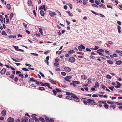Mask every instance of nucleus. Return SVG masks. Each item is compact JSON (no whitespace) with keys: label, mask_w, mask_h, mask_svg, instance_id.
<instances>
[{"label":"nucleus","mask_w":122,"mask_h":122,"mask_svg":"<svg viewBox=\"0 0 122 122\" xmlns=\"http://www.w3.org/2000/svg\"><path fill=\"white\" fill-rule=\"evenodd\" d=\"M115 51L116 53H120L121 54H122V51H120L118 50H117Z\"/></svg>","instance_id":"obj_28"},{"label":"nucleus","mask_w":122,"mask_h":122,"mask_svg":"<svg viewBox=\"0 0 122 122\" xmlns=\"http://www.w3.org/2000/svg\"><path fill=\"white\" fill-rule=\"evenodd\" d=\"M81 49H85V46L81 44L80 45V46Z\"/></svg>","instance_id":"obj_39"},{"label":"nucleus","mask_w":122,"mask_h":122,"mask_svg":"<svg viewBox=\"0 0 122 122\" xmlns=\"http://www.w3.org/2000/svg\"><path fill=\"white\" fill-rule=\"evenodd\" d=\"M99 48V46H96L94 48H91V49L94 50H96L97 49Z\"/></svg>","instance_id":"obj_43"},{"label":"nucleus","mask_w":122,"mask_h":122,"mask_svg":"<svg viewBox=\"0 0 122 122\" xmlns=\"http://www.w3.org/2000/svg\"><path fill=\"white\" fill-rule=\"evenodd\" d=\"M66 95L71 96L73 97L74 98L73 100L74 101L77 102H79L80 101L79 100V98L76 95L73 93H70L69 92H66Z\"/></svg>","instance_id":"obj_1"},{"label":"nucleus","mask_w":122,"mask_h":122,"mask_svg":"<svg viewBox=\"0 0 122 122\" xmlns=\"http://www.w3.org/2000/svg\"><path fill=\"white\" fill-rule=\"evenodd\" d=\"M81 77L83 79L85 80L86 79L87 77L86 75H83L81 76Z\"/></svg>","instance_id":"obj_22"},{"label":"nucleus","mask_w":122,"mask_h":122,"mask_svg":"<svg viewBox=\"0 0 122 122\" xmlns=\"http://www.w3.org/2000/svg\"><path fill=\"white\" fill-rule=\"evenodd\" d=\"M49 14L52 17H53L56 15V13L54 12L50 11Z\"/></svg>","instance_id":"obj_6"},{"label":"nucleus","mask_w":122,"mask_h":122,"mask_svg":"<svg viewBox=\"0 0 122 122\" xmlns=\"http://www.w3.org/2000/svg\"><path fill=\"white\" fill-rule=\"evenodd\" d=\"M6 111L5 109H4L1 112V114L3 116H4L6 115Z\"/></svg>","instance_id":"obj_10"},{"label":"nucleus","mask_w":122,"mask_h":122,"mask_svg":"<svg viewBox=\"0 0 122 122\" xmlns=\"http://www.w3.org/2000/svg\"><path fill=\"white\" fill-rule=\"evenodd\" d=\"M113 56L114 57H117V55L115 53H114L113 54Z\"/></svg>","instance_id":"obj_63"},{"label":"nucleus","mask_w":122,"mask_h":122,"mask_svg":"<svg viewBox=\"0 0 122 122\" xmlns=\"http://www.w3.org/2000/svg\"><path fill=\"white\" fill-rule=\"evenodd\" d=\"M61 74L63 76H65L66 75V73L64 72H61Z\"/></svg>","instance_id":"obj_58"},{"label":"nucleus","mask_w":122,"mask_h":122,"mask_svg":"<svg viewBox=\"0 0 122 122\" xmlns=\"http://www.w3.org/2000/svg\"><path fill=\"white\" fill-rule=\"evenodd\" d=\"M28 6H30L32 4V2L31 0H30L28 1Z\"/></svg>","instance_id":"obj_25"},{"label":"nucleus","mask_w":122,"mask_h":122,"mask_svg":"<svg viewBox=\"0 0 122 122\" xmlns=\"http://www.w3.org/2000/svg\"><path fill=\"white\" fill-rule=\"evenodd\" d=\"M6 69L5 68H3V69L1 71H0V73L1 74V75H3L6 72Z\"/></svg>","instance_id":"obj_8"},{"label":"nucleus","mask_w":122,"mask_h":122,"mask_svg":"<svg viewBox=\"0 0 122 122\" xmlns=\"http://www.w3.org/2000/svg\"><path fill=\"white\" fill-rule=\"evenodd\" d=\"M77 1V3H79L80 4H81L82 3V1L81 0H76Z\"/></svg>","instance_id":"obj_41"},{"label":"nucleus","mask_w":122,"mask_h":122,"mask_svg":"<svg viewBox=\"0 0 122 122\" xmlns=\"http://www.w3.org/2000/svg\"><path fill=\"white\" fill-rule=\"evenodd\" d=\"M38 89H39V90L41 91H42L45 90V88L44 87H39L38 88Z\"/></svg>","instance_id":"obj_33"},{"label":"nucleus","mask_w":122,"mask_h":122,"mask_svg":"<svg viewBox=\"0 0 122 122\" xmlns=\"http://www.w3.org/2000/svg\"><path fill=\"white\" fill-rule=\"evenodd\" d=\"M49 81L50 82H51V83L52 84H55L56 85V83H55L54 81L52 80L51 79H49Z\"/></svg>","instance_id":"obj_26"},{"label":"nucleus","mask_w":122,"mask_h":122,"mask_svg":"<svg viewBox=\"0 0 122 122\" xmlns=\"http://www.w3.org/2000/svg\"><path fill=\"white\" fill-rule=\"evenodd\" d=\"M104 106L106 109H107L108 108L109 105L106 103H105V104H104Z\"/></svg>","instance_id":"obj_23"},{"label":"nucleus","mask_w":122,"mask_h":122,"mask_svg":"<svg viewBox=\"0 0 122 122\" xmlns=\"http://www.w3.org/2000/svg\"><path fill=\"white\" fill-rule=\"evenodd\" d=\"M88 83H91L92 81H91V79L89 78H88Z\"/></svg>","instance_id":"obj_62"},{"label":"nucleus","mask_w":122,"mask_h":122,"mask_svg":"<svg viewBox=\"0 0 122 122\" xmlns=\"http://www.w3.org/2000/svg\"><path fill=\"white\" fill-rule=\"evenodd\" d=\"M59 60L60 59H59L56 58L55 59V63H56L58 62Z\"/></svg>","instance_id":"obj_51"},{"label":"nucleus","mask_w":122,"mask_h":122,"mask_svg":"<svg viewBox=\"0 0 122 122\" xmlns=\"http://www.w3.org/2000/svg\"><path fill=\"white\" fill-rule=\"evenodd\" d=\"M98 51H99L100 52H103L104 50L102 49H99L98 50Z\"/></svg>","instance_id":"obj_57"},{"label":"nucleus","mask_w":122,"mask_h":122,"mask_svg":"<svg viewBox=\"0 0 122 122\" xmlns=\"http://www.w3.org/2000/svg\"><path fill=\"white\" fill-rule=\"evenodd\" d=\"M16 36L15 35H14V36L12 35H10L8 36V37L10 39H15L16 38Z\"/></svg>","instance_id":"obj_12"},{"label":"nucleus","mask_w":122,"mask_h":122,"mask_svg":"<svg viewBox=\"0 0 122 122\" xmlns=\"http://www.w3.org/2000/svg\"><path fill=\"white\" fill-rule=\"evenodd\" d=\"M72 98H73V97H71V96H66V98L68 99H69L71 100H72Z\"/></svg>","instance_id":"obj_17"},{"label":"nucleus","mask_w":122,"mask_h":122,"mask_svg":"<svg viewBox=\"0 0 122 122\" xmlns=\"http://www.w3.org/2000/svg\"><path fill=\"white\" fill-rule=\"evenodd\" d=\"M72 78V77L70 76H67L64 77V79L68 82H70L71 80L69 79Z\"/></svg>","instance_id":"obj_4"},{"label":"nucleus","mask_w":122,"mask_h":122,"mask_svg":"<svg viewBox=\"0 0 122 122\" xmlns=\"http://www.w3.org/2000/svg\"><path fill=\"white\" fill-rule=\"evenodd\" d=\"M22 69L23 71H29L28 69L25 68H22Z\"/></svg>","instance_id":"obj_45"},{"label":"nucleus","mask_w":122,"mask_h":122,"mask_svg":"<svg viewBox=\"0 0 122 122\" xmlns=\"http://www.w3.org/2000/svg\"><path fill=\"white\" fill-rule=\"evenodd\" d=\"M39 74L41 75L42 77L44 78L45 77V76L40 71L39 72Z\"/></svg>","instance_id":"obj_53"},{"label":"nucleus","mask_w":122,"mask_h":122,"mask_svg":"<svg viewBox=\"0 0 122 122\" xmlns=\"http://www.w3.org/2000/svg\"><path fill=\"white\" fill-rule=\"evenodd\" d=\"M50 86V85L49 83H44V86L46 87V86Z\"/></svg>","instance_id":"obj_42"},{"label":"nucleus","mask_w":122,"mask_h":122,"mask_svg":"<svg viewBox=\"0 0 122 122\" xmlns=\"http://www.w3.org/2000/svg\"><path fill=\"white\" fill-rule=\"evenodd\" d=\"M40 14L41 16H43L45 15L44 11L43 10H41L40 11Z\"/></svg>","instance_id":"obj_16"},{"label":"nucleus","mask_w":122,"mask_h":122,"mask_svg":"<svg viewBox=\"0 0 122 122\" xmlns=\"http://www.w3.org/2000/svg\"><path fill=\"white\" fill-rule=\"evenodd\" d=\"M6 6L7 7V8L9 9H10V5L9 4H7L6 5Z\"/></svg>","instance_id":"obj_44"},{"label":"nucleus","mask_w":122,"mask_h":122,"mask_svg":"<svg viewBox=\"0 0 122 122\" xmlns=\"http://www.w3.org/2000/svg\"><path fill=\"white\" fill-rule=\"evenodd\" d=\"M14 77V75H13L12 74L10 75L9 76V78L12 79H13Z\"/></svg>","instance_id":"obj_52"},{"label":"nucleus","mask_w":122,"mask_h":122,"mask_svg":"<svg viewBox=\"0 0 122 122\" xmlns=\"http://www.w3.org/2000/svg\"><path fill=\"white\" fill-rule=\"evenodd\" d=\"M102 88L104 89H105V88H106V87L103 84H101V85Z\"/></svg>","instance_id":"obj_61"},{"label":"nucleus","mask_w":122,"mask_h":122,"mask_svg":"<svg viewBox=\"0 0 122 122\" xmlns=\"http://www.w3.org/2000/svg\"><path fill=\"white\" fill-rule=\"evenodd\" d=\"M66 12L68 14L69 16L72 17V16L73 15V14L71 13L69 11H66Z\"/></svg>","instance_id":"obj_13"},{"label":"nucleus","mask_w":122,"mask_h":122,"mask_svg":"<svg viewBox=\"0 0 122 122\" xmlns=\"http://www.w3.org/2000/svg\"><path fill=\"white\" fill-rule=\"evenodd\" d=\"M90 58L92 59H94L95 57L92 55H91L90 56Z\"/></svg>","instance_id":"obj_64"},{"label":"nucleus","mask_w":122,"mask_h":122,"mask_svg":"<svg viewBox=\"0 0 122 122\" xmlns=\"http://www.w3.org/2000/svg\"><path fill=\"white\" fill-rule=\"evenodd\" d=\"M14 16V14L13 13H11L10 14L9 16L10 19L11 20L12 19Z\"/></svg>","instance_id":"obj_21"},{"label":"nucleus","mask_w":122,"mask_h":122,"mask_svg":"<svg viewBox=\"0 0 122 122\" xmlns=\"http://www.w3.org/2000/svg\"><path fill=\"white\" fill-rule=\"evenodd\" d=\"M76 59L74 57H70L69 58V61L71 63H73L75 61Z\"/></svg>","instance_id":"obj_5"},{"label":"nucleus","mask_w":122,"mask_h":122,"mask_svg":"<svg viewBox=\"0 0 122 122\" xmlns=\"http://www.w3.org/2000/svg\"><path fill=\"white\" fill-rule=\"evenodd\" d=\"M54 66L58 67L59 66V63H54Z\"/></svg>","instance_id":"obj_48"},{"label":"nucleus","mask_w":122,"mask_h":122,"mask_svg":"<svg viewBox=\"0 0 122 122\" xmlns=\"http://www.w3.org/2000/svg\"><path fill=\"white\" fill-rule=\"evenodd\" d=\"M105 5L103 4H101L100 5L99 7L101 8H106L104 7Z\"/></svg>","instance_id":"obj_50"},{"label":"nucleus","mask_w":122,"mask_h":122,"mask_svg":"<svg viewBox=\"0 0 122 122\" xmlns=\"http://www.w3.org/2000/svg\"><path fill=\"white\" fill-rule=\"evenodd\" d=\"M72 82L74 83L75 84H78L80 83V82L76 81H73Z\"/></svg>","instance_id":"obj_34"},{"label":"nucleus","mask_w":122,"mask_h":122,"mask_svg":"<svg viewBox=\"0 0 122 122\" xmlns=\"http://www.w3.org/2000/svg\"><path fill=\"white\" fill-rule=\"evenodd\" d=\"M83 1V4L84 5H86L87 3L88 0H82Z\"/></svg>","instance_id":"obj_31"},{"label":"nucleus","mask_w":122,"mask_h":122,"mask_svg":"<svg viewBox=\"0 0 122 122\" xmlns=\"http://www.w3.org/2000/svg\"><path fill=\"white\" fill-rule=\"evenodd\" d=\"M121 27L119 25L117 26V29L118 31V32L120 34L121 33V31L120 30V29Z\"/></svg>","instance_id":"obj_27"},{"label":"nucleus","mask_w":122,"mask_h":122,"mask_svg":"<svg viewBox=\"0 0 122 122\" xmlns=\"http://www.w3.org/2000/svg\"><path fill=\"white\" fill-rule=\"evenodd\" d=\"M23 25L25 27V28H27V25L25 23H23Z\"/></svg>","instance_id":"obj_47"},{"label":"nucleus","mask_w":122,"mask_h":122,"mask_svg":"<svg viewBox=\"0 0 122 122\" xmlns=\"http://www.w3.org/2000/svg\"><path fill=\"white\" fill-rule=\"evenodd\" d=\"M31 81H32L33 82H35L36 81L34 79V78H30V80H29L28 82H30Z\"/></svg>","instance_id":"obj_32"},{"label":"nucleus","mask_w":122,"mask_h":122,"mask_svg":"<svg viewBox=\"0 0 122 122\" xmlns=\"http://www.w3.org/2000/svg\"><path fill=\"white\" fill-rule=\"evenodd\" d=\"M107 61L108 63L112 65L113 64V62L111 60H107Z\"/></svg>","instance_id":"obj_29"},{"label":"nucleus","mask_w":122,"mask_h":122,"mask_svg":"<svg viewBox=\"0 0 122 122\" xmlns=\"http://www.w3.org/2000/svg\"><path fill=\"white\" fill-rule=\"evenodd\" d=\"M91 11L92 12V13H93L94 14L96 15H98L99 14V15H100L101 16V17H104V16L102 14H98V13H97L96 12H94V11L92 10H91Z\"/></svg>","instance_id":"obj_7"},{"label":"nucleus","mask_w":122,"mask_h":122,"mask_svg":"<svg viewBox=\"0 0 122 122\" xmlns=\"http://www.w3.org/2000/svg\"><path fill=\"white\" fill-rule=\"evenodd\" d=\"M56 91L57 92H61V90L59 89L56 88Z\"/></svg>","instance_id":"obj_49"},{"label":"nucleus","mask_w":122,"mask_h":122,"mask_svg":"<svg viewBox=\"0 0 122 122\" xmlns=\"http://www.w3.org/2000/svg\"><path fill=\"white\" fill-rule=\"evenodd\" d=\"M98 103L100 104H101L102 103L103 104H105V103H106L105 101H98Z\"/></svg>","instance_id":"obj_30"},{"label":"nucleus","mask_w":122,"mask_h":122,"mask_svg":"<svg viewBox=\"0 0 122 122\" xmlns=\"http://www.w3.org/2000/svg\"><path fill=\"white\" fill-rule=\"evenodd\" d=\"M106 77L107 78L109 79H110L112 78L111 76L110 75L108 74L106 76Z\"/></svg>","instance_id":"obj_36"},{"label":"nucleus","mask_w":122,"mask_h":122,"mask_svg":"<svg viewBox=\"0 0 122 122\" xmlns=\"http://www.w3.org/2000/svg\"><path fill=\"white\" fill-rule=\"evenodd\" d=\"M31 54L35 56H37L38 55V54L35 53H31Z\"/></svg>","instance_id":"obj_54"},{"label":"nucleus","mask_w":122,"mask_h":122,"mask_svg":"<svg viewBox=\"0 0 122 122\" xmlns=\"http://www.w3.org/2000/svg\"><path fill=\"white\" fill-rule=\"evenodd\" d=\"M36 114H33L31 115V117H32L33 119L35 120L36 122H39V121L42 122H45V120L43 118L40 117L38 118L36 117Z\"/></svg>","instance_id":"obj_2"},{"label":"nucleus","mask_w":122,"mask_h":122,"mask_svg":"<svg viewBox=\"0 0 122 122\" xmlns=\"http://www.w3.org/2000/svg\"><path fill=\"white\" fill-rule=\"evenodd\" d=\"M39 32L41 34V35H42L43 34V32H42V29L41 28H40L39 29Z\"/></svg>","instance_id":"obj_40"},{"label":"nucleus","mask_w":122,"mask_h":122,"mask_svg":"<svg viewBox=\"0 0 122 122\" xmlns=\"http://www.w3.org/2000/svg\"><path fill=\"white\" fill-rule=\"evenodd\" d=\"M71 51H68V53L70 54L71 55L75 52L73 50H71Z\"/></svg>","instance_id":"obj_19"},{"label":"nucleus","mask_w":122,"mask_h":122,"mask_svg":"<svg viewBox=\"0 0 122 122\" xmlns=\"http://www.w3.org/2000/svg\"><path fill=\"white\" fill-rule=\"evenodd\" d=\"M49 56H47L46 58V60H45V62L46 63V61H48L49 60Z\"/></svg>","instance_id":"obj_55"},{"label":"nucleus","mask_w":122,"mask_h":122,"mask_svg":"<svg viewBox=\"0 0 122 122\" xmlns=\"http://www.w3.org/2000/svg\"><path fill=\"white\" fill-rule=\"evenodd\" d=\"M70 85H72L75 87H76L77 86L75 84V83H70Z\"/></svg>","instance_id":"obj_60"},{"label":"nucleus","mask_w":122,"mask_h":122,"mask_svg":"<svg viewBox=\"0 0 122 122\" xmlns=\"http://www.w3.org/2000/svg\"><path fill=\"white\" fill-rule=\"evenodd\" d=\"M99 86V85L98 82L97 81L95 84V85L94 86V87L95 88H96L97 87H98Z\"/></svg>","instance_id":"obj_18"},{"label":"nucleus","mask_w":122,"mask_h":122,"mask_svg":"<svg viewBox=\"0 0 122 122\" xmlns=\"http://www.w3.org/2000/svg\"><path fill=\"white\" fill-rule=\"evenodd\" d=\"M28 119L26 117H25L21 121V122H27Z\"/></svg>","instance_id":"obj_14"},{"label":"nucleus","mask_w":122,"mask_h":122,"mask_svg":"<svg viewBox=\"0 0 122 122\" xmlns=\"http://www.w3.org/2000/svg\"><path fill=\"white\" fill-rule=\"evenodd\" d=\"M98 1H99V2H98V1H97L96 0L95 1V3L97 5H99V4L101 3V2L100 1V0H98Z\"/></svg>","instance_id":"obj_37"},{"label":"nucleus","mask_w":122,"mask_h":122,"mask_svg":"<svg viewBox=\"0 0 122 122\" xmlns=\"http://www.w3.org/2000/svg\"><path fill=\"white\" fill-rule=\"evenodd\" d=\"M65 70H66V71H67L68 72H70L71 71V69L69 67H66L64 68Z\"/></svg>","instance_id":"obj_11"},{"label":"nucleus","mask_w":122,"mask_h":122,"mask_svg":"<svg viewBox=\"0 0 122 122\" xmlns=\"http://www.w3.org/2000/svg\"><path fill=\"white\" fill-rule=\"evenodd\" d=\"M109 108H113V109H114L116 108V105H111L110 106Z\"/></svg>","instance_id":"obj_15"},{"label":"nucleus","mask_w":122,"mask_h":122,"mask_svg":"<svg viewBox=\"0 0 122 122\" xmlns=\"http://www.w3.org/2000/svg\"><path fill=\"white\" fill-rule=\"evenodd\" d=\"M52 91L54 95H56L57 93V92L56 90H55V89H53L52 90Z\"/></svg>","instance_id":"obj_38"},{"label":"nucleus","mask_w":122,"mask_h":122,"mask_svg":"<svg viewBox=\"0 0 122 122\" xmlns=\"http://www.w3.org/2000/svg\"><path fill=\"white\" fill-rule=\"evenodd\" d=\"M87 101H88V104L90 105H97L95 102V101L92 99H88L87 100Z\"/></svg>","instance_id":"obj_3"},{"label":"nucleus","mask_w":122,"mask_h":122,"mask_svg":"<svg viewBox=\"0 0 122 122\" xmlns=\"http://www.w3.org/2000/svg\"><path fill=\"white\" fill-rule=\"evenodd\" d=\"M36 81H35V83L37 84V85H40V82L37 80H35Z\"/></svg>","instance_id":"obj_59"},{"label":"nucleus","mask_w":122,"mask_h":122,"mask_svg":"<svg viewBox=\"0 0 122 122\" xmlns=\"http://www.w3.org/2000/svg\"><path fill=\"white\" fill-rule=\"evenodd\" d=\"M13 46L14 48H15V49L16 50L18 51V46H15L14 45H13Z\"/></svg>","instance_id":"obj_46"},{"label":"nucleus","mask_w":122,"mask_h":122,"mask_svg":"<svg viewBox=\"0 0 122 122\" xmlns=\"http://www.w3.org/2000/svg\"><path fill=\"white\" fill-rule=\"evenodd\" d=\"M14 119L13 118H12L11 117H9L7 119L8 122H13Z\"/></svg>","instance_id":"obj_9"},{"label":"nucleus","mask_w":122,"mask_h":122,"mask_svg":"<svg viewBox=\"0 0 122 122\" xmlns=\"http://www.w3.org/2000/svg\"><path fill=\"white\" fill-rule=\"evenodd\" d=\"M83 102L84 104L85 105H87V103H88V101H86L85 100H84L83 101Z\"/></svg>","instance_id":"obj_56"},{"label":"nucleus","mask_w":122,"mask_h":122,"mask_svg":"<svg viewBox=\"0 0 122 122\" xmlns=\"http://www.w3.org/2000/svg\"><path fill=\"white\" fill-rule=\"evenodd\" d=\"M45 121H46V122H50V120L49 118L46 116L45 118Z\"/></svg>","instance_id":"obj_24"},{"label":"nucleus","mask_w":122,"mask_h":122,"mask_svg":"<svg viewBox=\"0 0 122 122\" xmlns=\"http://www.w3.org/2000/svg\"><path fill=\"white\" fill-rule=\"evenodd\" d=\"M116 64L118 65H120L122 63V62L121 60L117 61L116 62Z\"/></svg>","instance_id":"obj_20"},{"label":"nucleus","mask_w":122,"mask_h":122,"mask_svg":"<svg viewBox=\"0 0 122 122\" xmlns=\"http://www.w3.org/2000/svg\"><path fill=\"white\" fill-rule=\"evenodd\" d=\"M1 34L3 35L7 36V34L6 33V32L4 30H3Z\"/></svg>","instance_id":"obj_35"}]
</instances>
